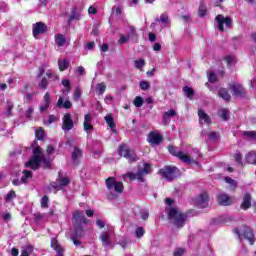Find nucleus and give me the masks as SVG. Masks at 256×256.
<instances>
[{
	"label": "nucleus",
	"mask_w": 256,
	"mask_h": 256,
	"mask_svg": "<svg viewBox=\"0 0 256 256\" xmlns=\"http://www.w3.org/2000/svg\"><path fill=\"white\" fill-rule=\"evenodd\" d=\"M168 219L171 221L177 229L185 227V222L187 221V214L179 212V209L172 207L168 211Z\"/></svg>",
	"instance_id": "1"
},
{
	"label": "nucleus",
	"mask_w": 256,
	"mask_h": 256,
	"mask_svg": "<svg viewBox=\"0 0 256 256\" xmlns=\"http://www.w3.org/2000/svg\"><path fill=\"white\" fill-rule=\"evenodd\" d=\"M168 153L173 157H177L182 163H186V165H199V162L193 160L189 154L183 153V151L179 150V147L168 145L167 146Z\"/></svg>",
	"instance_id": "2"
},
{
	"label": "nucleus",
	"mask_w": 256,
	"mask_h": 256,
	"mask_svg": "<svg viewBox=\"0 0 256 256\" xmlns=\"http://www.w3.org/2000/svg\"><path fill=\"white\" fill-rule=\"evenodd\" d=\"M41 155H43V149H41V146H36L33 150L32 159L26 162L24 166L37 171L41 167Z\"/></svg>",
	"instance_id": "3"
},
{
	"label": "nucleus",
	"mask_w": 256,
	"mask_h": 256,
	"mask_svg": "<svg viewBox=\"0 0 256 256\" xmlns=\"http://www.w3.org/2000/svg\"><path fill=\"white\" fill-rule=\"evenodd\" d=\"M118 155L119 157H124V159H127L128 163H135V161H139V157H137L135 150L130 149L125 143L119 145Z\"/></svg>",
	"instance_id": "4"
},
{
	"label": "nucleus",
	"mask_w": 256,
	"mask_h": 256,
	"mask_svg": "<svg viewBox=\"0 0 256 256\" xmlns=\"http://www.w3.org/2000/svg\"><path fill=\"white\" fill-rule=\"evenodd\" d=\"M234 233L238 235L240 241H241V235L242 237L248 241L249 245H255V233L253 232V229L249 226H244V229L241 231L239 228H234Z\"/></svg>",
	"instance_id": "5"
},
{
	"label": "nucleus",
	"mask_w": 256,
	"mask_h": 256,
	"mask_svg": "<svg viewBox=\"0 0 256 256\" xmlns=\"http://www.w3.org/2000/svg\"><path fill=\"white\" fill-rule=\"evenodd\" d=\"M159 175H162L166 181H173V179H177V175H179V168L176 166H164L159 170Z\"/></svg>",
	"instance_id": "6"
},
{
	"label": "nucleus",
	"mask_w": 256,
	"mask_h": 256,
	"mask_svg": "<svg viewBox=\"0 0 256 256\" xmlns=\"http://www.w3.org/2000/svg\"><path fill=\"white\" fill-rule=\"evenodd\" d=\"M194 205H196V207H200L201 209L209 207V193L206 191L202 192L194 199Z\"/></svg>",
	"instance_id": "7"
},
{
	"label": "nucleus",
	"mask_w": 256,
	"mask_h": 256,
	"mask_svg": "<svg viewBox=\"0 0 256 256\" xmlns=\"http://www.w3.org/2000/svg\"><path fill=\"white\" fill-rule=\"evenodd\" d=\"M215 21H216V23H218V29L221 32L225 31L224 25H226V27H231V25L233 23V20H231V17L227 16L225 18V16H223V14H218L215 17Z\"/></svg>",
	"instance_id": "8"
},
{
	"label": "nucleus",
	"mask_w": 256,
	"mask_h": 256,
	"mask_svg": "<svg viewBox=\"0 0 256 256\" xmlns=\"http://www.w3.org/2000/svg\"><path fill=\"white\" fill-rule=\"evenodd\" d=\"M47 31V24L36 22L33 24L32 35L35 39H39V35H43Z\"/></svg>",
	"instance_id": "9"
},
{
	"label": "nucleus",
	"mask_w": 256,
	"mask_h": 256,
	"mask_svg": "<svg viewBox=\"0 0 256 256\" xmlns=\"http://www.w3.org/2000/svg\"><path fill=\"white\" fill-rule=\"evenodd\" d=\"M164 140L165 138H163V135L155 131L149 132L148 138H147V141L148 143H150V145H161V143H163Z\"/></svg>",
	"instance_id": "10"
},
{
	"label": "nucleus",
	"mask_w": 256,
	"mask_h": 256,
	"mask_svg": "<svg viewBox=\"0 0 256 256\" xmlns=\"http://www.w3.org/2000/svg\"><path fill=\"white\" fill-rule=\"evenodd\" d=\"M229 89L233 91L234 97H247V91H245V88L241 84L233 83L229 86Z\"/></svg>",
	"instance_id": "11"
},
{
	"label": "nucleus",
	"mask_w": 256,
	"mask_h": 256,
	"mask_svg": "<svg viewBox=\"0 0 256 256\" xmlns=\"http://www.w3.org/2000/svg\"><path fill=\"white\" fill-rule=\"evenodd\" d=\"M216 201L218 205H222V207H229V205H233V200L230 195L225 193L217 194Z\"/></svg>",
	"instance_id": "12"
},
{
	"label": "nucleus",
	"mask_w": 256,
	"mask_h": 256,
	"mask_svg": "<svg viewBox=\"0 0 256 256\" xmlns=\"http://www.w3.org/2000/svg\"><path fill=\"white\" fill-rule=\"evenodd\" d=\"M72 219L74 225H87V218H85V213L81 210H76L72 215Z\"/></svg>",
	"instance_id": "13"
},
{
	"label": "nucleus",
	"mask_w": 256,
	"mask_h": 256,
	"mask_svg": "<svg viewBox=\"0 0 256 256\" xmlns=\"http://www.w3.org/2000/svg\"><path fill=\"white\" fill-rule=\"evenodd\" d=\"M62 123H63L64 131H71V129L75 127V124L73 123V118H71V114L69 113L64 114L62 118Z\"/></svg>",
	"instance_id": "14"
},
{
	"label": "nucleus",
	"mask_w": 256,
	"mask_h": 256,
	"mask_svg": "<svg viewBox=\"0 0 256 256\" xmlns=\"http://www.w3.org/2000/svg\"><path fill=\"white\" fill-rule=\"evenodd\" d=\"M149 173H151V164L144 163V167L138 170V181L140 183H145V178L143 175H149Z\"/></svg>",
	"instance_id": "15"
},
{
	"label": "nucleus",
	"mask_w": 256,
	"mask_h": 256,
	"mask_svg": "<svg viewBox=\"0 0 256 256\" xmlns=\"http://www.w3.org/2000/svg\"><path fill=\"white\" fill-rule=\"evenodd\" d=\"M81 20V11H79V8L77 6H74L71 8V14L68 18V25L73 23V21H80Z\"/></svg>",
	"instance_id": "16"
},
{
	"label": "nucleus",
	"mask_w": 256,
	"mask_h": 256,
	"mask_svg": "<svg viewBox=\"0 0 256 256\" xmlns=\"http://www.w3.org/2000/svg\"><path fill=\"white\" fill-rule=\"evenodd\" d=\"M83 157V150L79 147H74V150L72 152V162L75 164V167L79 165V158Z\"/></svg>",
	"instance_id": "17"
},
{
	"label": "nucleus",
	"mask_w": 256,
	"mask_h": 256,
	"mask_svg": "<svg viewBox=\"0 0 256 256\" xmlns=\"http://www.w3.org/2000/svg\"><path fill=\"white\" fill-rule=\"evenodd\" d=\"M241 209H243V211L251 209V195L249 194V192L244 193L243 202L241 203Z\"/></svg>",
	"instance_id": "18"
},
{
	"label": "nucleus",
	"mask_w": 256,
	"mask_h": 256,
	"mask_svg": "<svg viewBox=\"0 0 256 256\" xmlns=\"http://www.w3.org/2000/svg\"><path fill=\"white\" fill-rule=\"evenodd\" d=\"M177 116V112L175 111V109H170L167 112L163 113V123L164 125H169V123H171V117H176Z\"/></svg>",
	"instance_id": "19"
},
{
	"label": "nucleus",
	"mask_w": 256,
	"mask_h": 256,
	"mask_svg": "<svg viewBox=\"0 0 256 256\" xmlns=\"http://www.w3.org/2000/svg\"><path fill=\"white\" fill-rule=\"evenodd\" d=\"M99 239L103 245V247H109L111 245V237L109 236V233L102 232L99 236Z\"/></svg>",
	"instance_id": "20"
},
{
	"label": "nucleus",
	"mask_w": 256,
	"mask_h": 256,
	"mask_svg": "<svg viewBox=\"0 0 256 256\" xmlns=\"http://www.w3.org/2000/svg\"><path fill=\"white\" fill-rule=\"evenodd\" d=\"M198 117L200 121H204V125H209L211 123V117L209 114H206L203 109L198 110Z\"/></svg>",
	"instance_id": "21"
},
{
	"label": "nucleus",
	"mask_w": 256,
	"mask_h": 256,
	"mask_svg": "<svg viewBox=\"0 0 256 256\" xmlns=\"http://www.w3.org/2000/svg\"><path fill=\"white\" fill-rule=\"evenodd\" d=\"M56 106L59 107V109H61L62 107L63 109H71V107H73V103H71L69 100L63 102V97H60Z\"/></svg>",
	"instance_id": "22"
},
{
	"label": "nucleus",
	"mask_w": 256,
	"mask_h": 256,
	"mask_svg": "<svg viewBox=\"0 0 256 256\" xmlns=\"http://www.w3.org/2000/svg\"><path fill=\"white\" fill-rule=\"evenodd\" d=\"M218 95L221 99H224V101H231V94H229V90H227V88H221Z\"/></svg>",
	"instance_id": "23"
},
{
	"label": "nucleus",
	"mask_w": 256,
	"mask_h": 256,
	"mask_svg": "<svg viewBox=\"0 0 256 256\" xmlns=\"http://www.w3.org/2000/svg\"><path fill=\"white\" fill-rule=\"evenodd\" d=\"M71 65V63L67 60V59H59L58 60V69L59 71H67V69H69V66Z\"/></svg>",
	"instance_id": "24"
},
{
	"label": "nucleus",
	"mask_w": 256,
	"mask_h": 256,
	"mask_svg": "<svg viewBox=\"0 0 256 256\" xmlns=\"http://www.w3.org/2000/svg\"><path fill=\"white\" fill-rule=\"evenodd\" d=\"M55 43L58 47H63L65 43H67V38L63 34H56L55 35Z\"/></svg>",
	"instance_id": "25"
},
{
	"label": "nucleus",
	"mask_w": 256,
	"mask_h": 256,
	"mask_svg": "<svg viewBox=\"0 0 256 256\" xmlns=\"http://www.w3.org/2000/svg\"><path fill=\"white\" fill-rule=\"evenodd\" d=\"M74 233L72 234V237H77L81 239L83 237L84 229L83 225H74Z\"/></svg>",
	"instance_id": "26"
},
{
	"label": "nucleus",
	"mask_w": 256,
	"mask_h": 256,
	"mask_svg": "<svg viewBox=\"0 0 256 256\" xmlns=\"http://www.w3.org/2000/svg\"><path fill=\"white\" fill-rule=\"evenodd\" d=\"M117 183V180L115 177H109L106 179V187L108 191H113V188L115 187V184Z\"/></svg>",
	"instance_id": "27"
},
{
	"label": "nucleus",
	"mask_w": 256,
	"mask_h": 256,
	"mask_svg": "<svg viewBox=\"0 0 256 256\" xmlns=\"http://www.w3.org/2000/svg\"><path fill=\"white\" fill-rule=\"evenodd\" d=\"M22 173H23V176L21 177V181L24 184L27 183V179L33 178V172L31 170H23Z\"/></svg>",
	"instance_id": "28"
},
{
	"label": "nucleus",
	"mask_w": 256,
	"mask_h": 256,
	"mask_svg": "<svg viewBox=\"0 0 256 256\" xmlns=\"http://www.w3.org/2000/svg\"><path fill=\"white\" fill-rule=\"evenodd\" d=\"M104 119H105L108 127H110V129H115V118H113V115L108 114L105 116Z\"/></svg>",
	"instance_id": "29"
},
{
	"label": "nucleus",
	"mask_w": 256,
	"mask_h": 256,
	"mask_svg": "<svg viewBox=\"0 0 256 256\" xmlns=\"http://www.w3.org/2000/svg\"><path fill=\"white\" fill-rule=\"evenodd\" d=\"M35 137L38 141H43V139H45V129H43V127H39L35 131Z\"/></svg>",
	"instance_id": "30"
},
{
	"label": "nucleus",
	"mask_w": 256,
	"mask_h": 256,
	"mask_svg": "<svg viewBox=\"0 0 256 256\" xmlns=\"http://www.w3.org/2000/svg\"><path fill=\"white\" fill-rule=\"evenodd\" d=\"M246 162L250 165H256V152H249L246 157Z\"/></svg>",
	"instance_id": "31"
},
{
	"label": "nucleus",
	"mask_w": 256,
	"mask_h": 256,
	"mask_svg": "<svg viewBox=\"0 0 256 256\" xmlns=\"http://www.w3.org/2000/svg\"><path fill=\"white\" fill-rule=\"evenodd\" d=\"M39 89H42V91H46L47 87H49V80L47 78L42 77L40 82L38 83Z\"/></svg>",
	"instance_id": "32"
},
{
	"label": "nucleus",
	"mask_w": 256,
	"mask_h": 256,
	"mask_svg": "<svg viewBox=\"0 0 256 256\" xmlns=\"http://www.w3.org/2000/svg\"><path fill=\"white\" fill-rule=\"evenodd\" d=\"M134 67L135 69H139L140 71H143V67H145V59L140 58L138 60H135Z\"/></svg>",
	"instance_id": "33"
},
{
	"label": "nucleus",
	"mask_w": 256,
	"mask_h": 256,
	"mask_svg": "<svg viewBox=\"0 0 256 256\" xmlns=\"http://www.w3.org/2000/svg\"><path fill=\"white\" fill-rule=\"evenodd\" d=\"M107 90V85H105V83H98L96 85V92L98 93V95H103V93H105V91Z\"/></svg>",
	"instance_id": "34"
},
{
	"label": "nucleus",
	"mask_w": 256,
	"mask_h": 256,
	"mask_svg": "<svg viewBox=\"0 0 256 256\" xmlns=\"http://www.w3.org/2000/svg\"><path fill=\"white\" fill-rule=\"evenodd\" d=\"M183 91H184V95H186L188 99H193V96L195 95V91H193L191 87L185 86L183 88Z\"/></svg>",
	"instance_id": "35"
},
{
	"label": "nucleus",
	"mask_w": 256,
	"mask_h": 256,
	"mask_svg": "<svg viewBox=\"0 0 256 256\" xmlns=\"http://www.w3.org/2000/svg\"><path fill=\"white\" fill-rule=\"evenodd\" d=\"M205 15H207V6L204 3H200L198 17H205Z\"/></svg>",
	"instance_id": "36"
},
{
	"label": "nucleus",
	"mask_w": 256,
	"mask_h": 256,
	"mask_svg": "<svg viewBox=\"0 0 256 256\" xmlns=\"http://www.w3.org/2000/svg\"><path fill=\"white\" fill-rule=\"evenodd\" d=\"M114 191L116 193H123V190L125 189V186L123 185V182L121 181H116V184H114Z\"/></svg>",
	"instance_id": "37"
},
{
	"label": "nucleus",
	"mask_w": 256,
	"mask_h": 256,
	"mask_svg": "<svg viewBox=\"0 0 256 256\" xmlns=\"http://www.w3.org/2000/svg\"><path fill=\"white\" fill-rule=\"evenodd\" d=\"M70 183H71V179H69V177H63V178H60L59 180L61 189H63V187H67Z\"/></svg>",
	"instance_id": "38"
},
{
	"label": "nucleus",
	"mask_w": 256,
	"mask_h": 256,
	"mask_svg": "<svg viewBox=\"0 0 256 256\" xmlns=\"http://www.w3.org/2000/svg\"><path fill=\"white\" fill-rule=\"evenodd\" d=\"M143 103H144V100H143V97L141 96H137L133 100V104L135 105V107H143Z\"/></svg>",
	"instance_id": "39"
},
{
	"label": "nucleus",
	"mask_w": 256,
	"mask_h": 256,
	"mask_svg": "<svg viewBox=\"0 0 256 256\" xmlns=\"http://www.w3.org/2000/svg\"><path fill=\"white\" fill-rule=\"evenodd\" d=\"M41 207L47 209L49 207V196L44 195L41 199Z\"/></svg>",
	"instance_id": "40"
},
{
	"label": "nucleus",
	"mask_w": 256,
	"mask_h": 256,
	"mask_svg": "<svg viewBox=\"0 0 256 256\" xmlns=\"http://www.w3.org/2000/svg\"><path fill=\"white\" fill-rule=\"evenodd\" d=\"M41 163H43V169H50L51 168V161L46 159L43 156H41Z\"/></svg>",
	"instance_id": "41"
},
{
	"label": "nucleus",
	"mask_w": 256,
	"mask_h": 256,
	"mask_svg": "<svg viewBox=\"0 0 256 256\" xmlns=\"http://www.w3.org/2000/svg\"><path fill=\"white\" fill-rule=\"evenodd\" d=\"M220 113H221L220 115L221 119H223L224 121H229V110L222 109L220 110Z\"/></svg>",
	"instance_id": "42"
},
{
	"label": "nucleus",
	"mask_w": 256,
	"mask_h": 256,
	"mask_svg": "<svg viewBox=\"0 0 256 256\" xmlns=\"http://www.w3.org/2000/svg\"><path fill=\"white\" fill-rule=\"evenodd\" d=\"M150 88L151 84L148 81L143 80L140 82V89H142V91H147Z\"/></svg>",
	"instance_id": "43"
},
{
	"label": "nucleus",
	"mask_w": 256,
	"mask_h": 256,
	"mask_svg": "<svg viewBox=\"0 0 256 256\" xmlns=\"http://www.w3.org/2000/svg\"><path fill=\"white\" fill-rule=\"evenodd\" d=\"M82 91L81 88L77 87L74 91V101H79L81 99V95H82Z\"/></svg>",
	"instance_id": "44"
},
{
	"label": "nucleus",
	"mask_w": 256,
	"mask_h": 256,
	"mask_svg": "<svg viewBox=\"0 0 256 256\" xmlns=\"http://www.w3.org/2000/svg\"><path fill=\"white\" fill-rule=\"evenodd\" d=\"M135 235H136L137 239H141V237H143V235H145V229H143V227H138L135 231Z\"/></svg>",
	"instance_id": "45"
},
{
	"label": "nucleus",
	"mask_w": 256,
	"mask_h": 256,
	"mask_svg": "<svg viewBox=\"0 0 256 256\" xmlns=\"http://www.w3.org/2000/svg\"><path fill=\"white\" fill-rule=\"evenodd\" d=\"M242 135H244V137H250L251 139H256V131H243Z\"/></svg>",
	"instance_id": "46"
},
{
	"label": "nucleus",
	"mask_w": 256,
	"mask_h": 256,
	"mask_svg": "<svg viewBox=\"0 0 256 256\" xmlns=\"http://www.w3.org/2000/svg\"><path fill=\"white\" fill-rule=\"evenodd\" d=\"M209 83H217V75L215 72L211 71L208 76Z\"/></svg>",
	"instance_id": "47"
},
{
	"label": "nucleus",
	"mask_w": 256,
	"mask_h": 256,
	"mask_svg": "<svg viewBox=\"0 0 256 256\" xmlns=\"http://www.w3.org/2000/svg\"><path fill=\"white\" fill-rule=\"evenodd\" d=\"M43 104L44 105H51V94H49V92H47L44 97H43Z\"/></svg>",
	"instance_id": "48"
},
{
	"label": "nucleus",
	"mask_w": 256,
	"mask_h": 256,
	"mask_svg": "<svg viewBox=\"0 0 256 256\" xmlns=\"http://www.w3.org/2000/svg\"><path fill=\"white\" fill-rule=\"evenodd\" d=\"M126 177H128L130 179V181H135L136 179H137V181H139L138 172L136 174L133 172H128L126 174Z\"/></svg>",
	"instance_id": "49"
},
{
	"label": "nucleus",
	"mask_w": 256,
	"mask_h": 256,
	"mask_svg": "<svg viewBox=\"0 0 256 256\" xmlns=\"http://www.w3.org/2000/svg\"><path fill=\"white\" fill-rule=\"evenodd\" d=\"M156 21H161V23L167 24L169 23V16L165 13L160 15V19H156Z\"/></svg>",
	"instance_id": "50"
},
{
	"label": "nucleus",
	"mask_w": 256,
	"mask_h": 256,
	"mask_svg": "<svg viewBox=\"0 0 256 256\" xmlns=\"http://www.w3.org/2000/svg\"><path fill=\"white\" fill-rule=\"evenodd\" d=\"M129 39H131L130 35L125 36V35L121 34L120 39H119L120 45H125V43H127V41H129Z\"/></svg>",
	"instance_id": "51"
},
{
	"label": "nucleus",
	"mask_w": 256,
	"mask_h": 256,
	"mask_svg": "<svg viewBox=\"0 0 256 256\" xmlns=\"http://www.w3.org/2000/svg\"><path fill=\"white\" fill-rule=\"evenodd\" d=\"M208 139L209 141H217V139H219V134H217V132H209Z\"/></svg>",
	"instance_id": "52"
},
{
	"label": "nucleus",
	"mask_w": 256,
	"mask_h": 256,
	"mask_svg": "<svg viewBox=\"0 0 256 256\" xmlns=\"http://www.w3.org/2000/svg\"><path fill=\"white\" fill-rule=\"evenodd\" d=\"M15 197H17V194L15 193V190H11L8 192V194L6 195L5 200L6 201H11L12 199H15Z\"/></svg>",
	"instance_id": "53"
},
{
	"label": "nucleus",
	"mask_w": 256,
	"mask_h": 256,
	"mask_svg": "<svg viewBox=\"0 0 256 256\" xmlns=\"http://www.w3.org/2000/svg\"><path fill=\"white\" fill-rule=\"evenodd\" d=\"M234 159L238 165H243V155H241V153H236Z\"/></svg>",
	"instance_id": "54"
},
{
	"label": "nucleus",
	"mask_w": 256,
	"mask_h": 256,
	"mask_svg": "<svg viewBox=\"0 0 256 256\" xmlns=\"http://www.w3.org/2000/svg\"><path fill=\"white\" fill-rule=\"evenodd\" d=\"M62 85L66 88V91H71V81H69L68 79H64L62 80Z\"/></svg>",
	"instance_id": "55"
},
{
	"label": "nucleus",
	"mask_w": 256,
	"mask_h": 256,
	"mask_svg": "<svg viewBox=\"0 0 256 256\" xmlns=\"http://www.w3.org/2000/svg\"><path fill=\"white\" fill-rule=\"evenodd\" d=\"M13 104L11 102L7 103V117H11L13 115Z\"/></svg>",
	"instance_id": "56"
},
{
	"label": "nucleus",
	"mask_w": 256,
	"mask_h": 256,
	"mask_svg": "<svg viewBox=\"0 0 256 256\" xmlns=\"http://www.w3.org/2000/svg\"><path fill=\"white\" fill-rule=\"evenodd\" d=\"M50 188L54 189L55 191H61V185L57 184V182H51L50 183Z\"/></svg>",
	"instance_id": "57"
},
{
	"label": "nucleus",
	"mask_w": 256,
	"mask_h": 256,
	"mask_svg": "<svg viewBox=\"0 0 256 256\" xmlns=\"http://www.w3.org/2000/svg\"><path fill=\"white\" fill-rule=\"evenodd\" d=\"M184 253H185V249L184 248H177L174 251L173 256H183Z\"/></svg>",
	"instance_id": "58"
},
{
	"label": "nucleus",
	"mask_w": 256,
	"mask_h": 256,
	"mask_svg": "<svg viewBox=\"0 0 256 256\" xmlns=\"http://www.w3.org/2000/svg\"><path fill=\"white\" fill-rule=\"evenodd\" d=\"M148 39H149L150 43H155V41H157V35L153 32H150L148 34Z\"/></svg>",
	"instance_id": "59"
},
{
	"label": "nucleus",
	"mask_w": 256,
	"mask_h": 256,
	"mask_svg": "<svg viewBox=\"0 0 256 256\" xmlns=\"http://www.w3.org/2000/svg\"><path fill=\"white\" fill-rule=\"evenodd\" d=\"M46 153L47 155H53V153H55V147H53V145H48L46 149Z\"/></svg>",
	"instance_id": "60"
},
{
	"label": "nucleus",
	"mask_w": 256,
	"mask_h": 256,
	"mask_svg": "<svg viewBox=\"0 0 256 256\" xmlns=\"http://www.w3.org/2000/svg\"><path fill=\"white\" fill-rule=\"evenodd\" d=\"M83 126H84V131H92L93 129V125H91V123L89 122H83Z\"/></svg>",
	"instance_id": "61"
},
{
	"label": "nucleus",
	"mask_w": 256,
	"mask_h": 256,
	"mask_svg": "<svg viewBox=\"0 0 256 256\" xmlns=\"http://www.w3.org/2000/svg\"><path fill=\"white\" fill-rule=\"evenodd\" d=\"M225 62H226L228 65H232V63H235V58H233V56H226V57H225Z\"/></svg>",
	"instance_id": "62"
},
{
	"label": "nucleus",
	"mask_w": 256,
	"mask_h": 256,
	"mask_svg": "<svg viewBox=\"0 0 256 256\" xmlns=\"http://www.w3.org/2000/svg\"><path fill=\"white\" fill-rule=\"evenodd\" d=\"M57 121V116H55V115H50L49 117H48V124L49 125H51V123H55Z\"/></svg>",
	"instance_id": "63"
},
{
	"label": "nucleus",
	"mask_w": 256,
	"mask_h": 256,
	"mask_svg": "<svg viewBox=\"0 0 256 256\" xmlns=\"http://www.w3.org/2000/svg\"><path fill=\"white\" fill-rule=\"evenodd\" d=\"M33 115V107H29L26 111V117L27 119H31V116Z\"/></svg>",
	"instance_id": "64"
}]
</instances>
